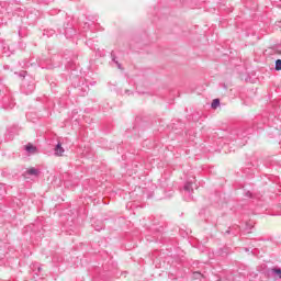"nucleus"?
Wrapping results in <instances>:
<instances>
[{"label": "nucleus", "mask_w": 281, "mask_h": 281, "mask_svg": "<svg viewBox=\"0 0 281 281\" xmlns=\"http://www.w3.org/2000/svg\"><path fill=\"white\" fill-rule=\"evenodd\" d=\"M25 150H26V153H36V147H34V145H32V144H27L25 146Z\"/></svg>", "instance_id": "f03ea898"}, {"label": "nucleus", "mask_w": 281, "mask_h": 281, "mask_svg": "<svg viewBox=\"0 0 281 281\" xmlns=\"http://www.w3.org/2000/svg\"><path fill=\"white\" fill-rule=\"evenodd\" d=\"M65 149L63 148V145L58 144L55 149V155H57V157H63Z\"/></svg>", "instance_id": "f257e3e1"}, {"label": "nucleus", "mask_w": 281, "mask_h": 281, "mask_svg": "<svg viewBox=\"0 0 281 281\" xmlns=\"http://www.w3.org/2000/svg\"><path fill=\"white\" fill-rule=\"evenodd\" d=\"M220 105H221V101L218 99H214L211 104L212 109H216Z\"/></svg>", "instance_id": "20e7f679"}, {"label": "nucleus", "mask_w": 281, "mask_h": 281, "mask_svg": "<svg viewBox=\"0 0 281 281\" xmlns=\"http://www.w3.org/2000/svg\"><path fill=\"white\" fill-rule=\"evenodd\" d=\"M29 175H33L35 177H38V171L36 170V168L32 167L26 171Z\"/></svg>", "instance_id": "7ed1b4c3"}, {"label": "nucleus", "mask_w": 281, "mask_h": 281, "mask_svg": "<svg viewBox=\"0 0 281 281\" xmlns=\"http://www.w3.org/2000/svg\"><path fill=\"white\" fill-rule=\"evenodd\" d=\"M190 188H192V184H186V187H184V190H187L188 192H190Z\"/></svg>", "instance_id": "0eeeda50"}, {"label": "nucleus", "mask_w": 281, "mask_h": 281, "mask_svg": "<svg viewBox=\"0 0 281 281\" xmlns=\"http://www.w3.org/2000/svg\"><path fill=\"white\" fill-rule=\"evenodd\" d=\"M276 70H277V71H281V59H278V60L276 61Z\"/></svg>", "instance_id": "39448f33"}, {"label": "nucleus", "mask_w": 281, "mask_h": 281, "mask_svg": "<svg viewBox=\"0 0 281 281\" xmlns=\"http://www.w3.org/2000/svg\"><path fill=\"white\" fill-rule=\"evenodd\" d=\"M271 271H272V273H276V276H278L279 278H281V270H280V269L274 268V269H272Z\"/></svg>", "instance_id": "423d86ee"}]
</instances>
